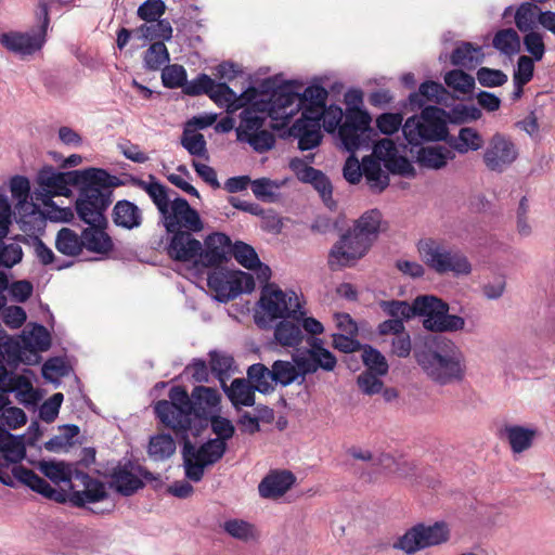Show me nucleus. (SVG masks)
Masks as SVG:
<instances>
[{"label": "nucleus", "mask_w": 555, "mask_h": 555, "mask_svg": "<svg viewBox=\"0 0 555 555\" xmlns=\"http://www.w3.org/2000/svg\"><path fill=\"white\" fill-rule=\"evenodd\" d=\"M227 450V443L222 440L210 439L198 449L194 446V453L207 465L218 462Z\"/></svg>", "instance_id": "5fc2aeb1"}, {"label": "nucleus", "mask_w": 555, "mask_h": 555, "mask_svg": "<svg viewBox=\"0 0 555 555\" xmlns=\"http://www.w3.org/2000/svg\"><path fill=\"white\" fill-rule=\"evenodd\" d=\"M107 496L105 485L78 469L69 486V502L77 507L103 501Z\"/></svg>", "instance_id": "6ab92c4d"}, {"label": "nucleus", "mask_w": 555, "mask_h": 555, "mask_svg": "<svg viewBox=\"0 0 555 555\" xmlns=\"http://www.w3.org/2000/svg\"><path fill=\"white\" fill-rule=\"evenodd\" d=\"M138 31L141 34V38L149 41H169L172 38L173 29L168 20L160 18L152 23L142 24Z\"/></svg>", "instance_id": "49530a36"}, {"label": "nucleus", "mask_w": 555, "mask_h": 555, "mask_svg": "<svg viewBox=\"0 0 555 555\" xmlns=\"http://www.w3.org/2000/svg\"><path fill=\"white\" fill-rule=\"evenodd\" d=\"M417 251L423 262L438 274L452 272L454 275H468L472 264L460 250L440 240L426 237L417 243Z\"/></svg>", "instance_id": "1a4fd4ad"}, {"label": "nucleus", "mask_w": 555, "mask_h": 555, "mask_svg": "<svg viewBox=\"0 0 555 555\" xmlns=\"http://www.w3.org/2000/svg\"><path fill=\"white\" fill-rule=\"evenodd\" d=\"M40 472L54 483H67L70 486L74 475L78 472L74 464L64 462H41Z\"/></svg>", "instance_id": "37998d69"}, {"label": "nucleus", "mask_w": 555, "mask_h": 555, "mask_svg": "<svg viewBox=\"0 0 555 555\" xmlns=\"http://www.w3.org/2000/svg\"><path fill=\"white\" fill-rule=\"evenodd\" d=\"M79 176L81 183L75 205L78 218L88 225L107 223L104 212L113 202L114 189L122 185V181L104 169L93 167Z\"/></svg>", "instance_id": "423d86ee"}, {"label": "nucleus", "mask_w": 555, "mask_h": 555, "mask_svg": "<svg viewBox=\"0 0 555 555\" xmlns=\"http://www.w3.org/2000/svg\"><path fill=\"white\" fill-rule=\"evenodd\" d=\"M15 222L24 233L14 236V241L30 244L31 236L43 232L46 218L37 204L15 205Z\"/></svg>", "instance_id": "b1692460"}, {"label": "nucleus", "mask_w": 555, "mask_h": 555, "mask_svg": "<svg viewBox=\"0 0 555 555\" xmlns=\"http://www.w3.org/2000/svg\"><path fill=\"white\" fill-rule=\"evenodd\" d=\"M184 439L182 456L185 476L194 482L202 480L206 463L199 460L194 453V444L188 439V434L181 435Z\"/></svg>", "instance_id": "c03bdc74"}, {"label": "nucleus", "mask_w": 555, "mask_h": 555, "mask_svg": "<svg viewBox=\"0 0 555 555\" xmlns=\"http://www.w3.org/2000/svg\"><path fill=\"white\" fill-rule=\"evenodd\" d=\"M85 169L60 172L51 166L42 168L37 176L39 189L34 192V197L44 206H51L52 197L69 196L72 193L69 185L79 186L81 183L79 175Z\"/></svg>", "instance_id": "2eb2a0df"}, {"label": "nucleus", "mask_w": 555, "mask_h": 555, "mask_svg": "<svg viewBox=\"0 0 555 555\" xmlns=\"http://www.w3.org/2000/svg\"><path fill=\"white\" fill-rule=\"evenodd\" d=\"M112 483L116 491L125 496L132 495L144 486L142 479L127 467H118L114 470Z\"/></svg>", "instance_id": "a18cd8bd"}, {"label": "nucleus", "mask_w": 555, "mask_h": 555, "mask_svg": "<svg viewBox=\"0 0 555 555\" xmlns=\"http://www.w3.org/2000/svg\"><path fill=\"white\" fill-rule=\"evenodd\" d=\"M273 337L279 346L297 349L304 341L305 335L299 324L284 319L275 325Z\"/></svg>", "instance_id": "4c0bfd02"}, {"label": "nucleus", "mask_w": 555, "mask_h": 555, "mask_svg": "<svg viewBox=\"0 0 555 555\" xmlns=\"http://www.w3.org/2000/svg\"><path fill=\"white\" fill-rule=\"evenodd\" d=\"M12 223V208L5 195L0 194V268L11 269L23 259L18 241L5 243Z\"/></svg>", "instance_id": "aec40b11"}, {"label": "nucleus", "mask_w": 555, "mask_h": 555, "mask_svg": "<svg viewBox=\"0 0 555 555\" xmlns=\"http://www.w3.org/2000/svg\"><path fill=\"white\" fill-rule=\"evenodd\" d=\"M214 79L206 74H199L195 79L186 81L183 92L186 95L196 96L201 94H209L214 87Z\"/></svg>", "instance_id": "774afa93"}, {"label": "nucleus", "mask_w": 555, "mask_h": 555, "mask_svg": "<svg viewBox=\"0 0 555 555\" xmlns=\"http://www.w3.org/2000/svg\"><path fill=\"white\" fill-rule=\"evenodd\" d=\"M112 220L116 227L133 230L141 227L143 212L134 203L120 199L113 207Z\"/></svg>", "instance_id": "c85d7f7f"}, {"label": "nucleus", "mask_w": 555, "mask_h": 555, "mask_svg": "<svg viewBox=\"0 0 555 555\" xmlns=\"http://www.w3.org/2000/svg\"><path fill=\"white\" fill-rule=\"evenodd\" d=\"M162 222L168 233L179 231L201 232L204 230V222L198 211L191 207L183 197H175L171 205L160 216Z\"/></svg>", "instance_id": "a211bd4d"}, {"label": "nucleus", "mask_w": 555, "mask_h": 555, "mask_svg": "<svg viewBox=\"0 0 555 555\" xmlns=\"http://www.w3.org/2000/svg\"><path fill=\"white\" fill-rule=\"evenodd\" d=\"M149 178L150 181L132 178V184L147 193L162 216L171 205L172 199H170V190L158 182L154 176L151 175Z\"/></svg>", "instance_id": "72a5a7b5"}, {"label": "nucleus", "mask_w": 555, "mask_h": 555, "mask_svg": "<svg viewBox=\"0 0 555 555\" xmlns=\"http://www.w3.org/2000/svg\"><path fill=\"white\" fill-rule=\"evenodd\" d=\"M444 82L449 88L462 94L470 93L475 87V78L462 69L448 72L444 76Z\"/></svg>", "instance_id": "6e6d98bb"}, {"label": "nucleus", "mask_w": 555, "mask_h": 555, "mask_svg": "<svg viewBox=\"0 0 555 555\" xmlns=\"http://www.w3.org/2000/svg\"><path fill=\"white\" fill-rule=\"evenodd\" d=\"M382 307L384 311L393 319H410L414 317L416 312L415 300L412 305L399 300L384 301Z\"/></svg>", "instance_id": "69168bd1"}, {"label": "nucleus", "mask_w": 555, "mask_h": 555, "mask_svg": "<svg viewBox=\"0 0 555 555\" xmlns=\"http://www.w3.org/2000/svg\"><path fill=\"white\" fill-rule=\"evenodd\" d=\"M446 142L454 153L457 152L459 154L478 151L483 145L481 134L470 127L461 128L456 137L448 135Z\"/></svg>", "instance_id": "f704fd0d"}, {"label": "nucleus", "mask_w": 555, "mask_h": 555, "mask_svg": "<svg viewBox=\"0 0 555 555\" xmlns=\"http://www.w3.org/2000/svg\"><path fill=\"white\" fill-rule=\"evenodd\" d=\"M370 114L359 107H347L345 119L338 128V137L346 151L353 153L361 147H367L374 130L371 127Z\"/></svg>", "instance_id": "4468645a"}, {"label": "nucleus", "mask_w": 555, "mask_h": 555, "mask_svg": "<svg viewBox=\"0 0 555 555\" xmlns=\"http://www.w3.org/2000/svg\"><path fill=\"white\" fill-rule=\"evenodd\" d=\"M378 209L363 212L331 247L327 264L331 270L353 267L371 249L379 233L386 228Z\"/></svg>", "instance_id": "20e7f679"}, {"label": "nucleus", "mask_w": 555, "mask_h": 555, "mask_svg": "<svg viewBox=\"0 0 555 555\" xmlns=\"http://www.w3.org/2000/svg\"><path fill=\"white\" fill-rule=\"evenodd\" d=\"M327 90L321 86L312 85L299 94L293 90V85L287 82L275 92L270 114L274 119H282L283 124L289 122L291 118L299 112L300 107L306 111L318 109V121L322 124L325 131L333 133L343 124L345 113L337 105L325 106Z\"/></svg>", "instance_id": "f03ea898"}, {"label": "nucleus", "mask_w": 555, "mask_h": 555, "mask_svg": "<svg viewBox=\"0 0 555 555\" xmlns=\"http://www.w3.org/2000/svg\"><path fill=\"white\" fill-rule=\"evenodd\" d=\"M231 254L235 260L246 269L253 270L259 264L257 253L250 245L244 242H235L231 246Z\"/></svg>", "instance_id": "13d9d810"}, {"label": "nucleus", "mask_w": 555, "mask_h": 555, "mask_svg": "<svg viewBox=\"0 0 555 555\" xmlns=\"http://www.w3.org/2000/svg\"><path fill=\"white\" fill-rule=\"evenodd\" d=\"M107 223H96L86 228L82 234V248L94 253L105 255L108 254L113 247L111 236L105 232Z\"/></svg>", "instance_id": "7c9ffc66"}, {"label": "nucleus", "mask_w": 555, "mask_h": 555, "mask_svg": "<svg viewBox=\"0 0 555 555\" xmlns=\"http://www.w3.org/2000/svg\"><path fill=\"white\" fill-rule=\"evenodd\" d=\"M165 11L166 4L163 0H146L138 8L137 14L139 18L152 23L160 20Z\"/></svg>", "instance_id": "680f3d73"}, {"label": "nucleus", "mask_w": 555, "mask_h": 555, "mask_svg": "<svg viewBox=\"0 0 555 555\" xmlns=\"http://www.w3.org/2000/svg\"><path fill=\"white\" fill-rule=\"evenodd\" d=\"M259 306L269 321L293 319L300 321L306 312L301 310L298 295L294 291H282L273 283H267L259 299Z\"/></svg>", "instance_id": "f8f14e48"}, {"label": "nucleus", "mask_w": 555, "mask_h": 555, "mask_svg": "<svg viewBox=\"0 0 555 555\" xmlns=\"http://www.w3.org/2000/svg\"><path fill=\"white\" fill-rule=\"evenodd\" d=\"M292 360L297 363L306 375L313 374L319 370L332 372L336 367L337 359L330 350H300L293 354Z\"/></svg>", "instance_id": "cd10ccee"}, {"label": "nucleus", "mask_w": 555, "mask_h": 555, "mask_svg": "<svg viewBox=\"0 0 555 555\" xmlns=\"http://www.w3.org/2000/svg\"><path fill=\"white\" fill-rule=\"evenodd\" d=\"M232 242L230 237L220 232L209 234L204 243H201V254L196 261V268L219 267L231 255Z\"/></svg>", "instance_id": "4be33fe9"}, {"label": "nucleus", "mask_w": 555, "mask_h": 555, "mask_svg": "<svg viewBox=\"0 0 555 555\" xmlns=\"http://www.w3.org/2000/svg\"><path fill=\"white\" fill-rule=\"evenodd\" d=\"M0 453L4 459V462L0 461L1 483L15 487L16 479L48 499L59 500L60 493L34 470L17 465L12 468L11 474L9 473V465L20 463L26 455L24 436H14L0 426Z\"/></svg>", "instance_id": "0eeeda50"}, {"label": "nucleus", "mask_w": 555, "mask_h": 555, "mask_svg": "<svg viewBox=\"0 0 555 555\" xmlns=\"http://www.w3.org/2000/svg\"><path fill=\"white\" fill-rule=\"evenodd\" d=\"M301 117L289 129L291 135L298 139V147L308 151L317 147L322 140L321 122L318 121V109L306 111L300 107Z\"/></svg>", "instance_id": "5701e85b"}, {"label": "nucleus", "mask_w": 555, "mask_h": 555, "mask_svg": "<svg viewBox=\"0 0 555 555\" xmlns=\"http://www.w3.org/2000/svg\"><path fill=\"white\" fill-rule=\"evenodd\" d=\"M234 271L215 269L207 278L208 287L215 292L216 299L221 302L234 299Z\"/></svg>", "instance_id": "473e14b6"}, {"label": "nucleus", "mask_w": 555, "mask_h": 555, "mask_svg": "<svg viewBox=\"0 0 555 555\" xmlns=\"http://www.w3.org/2000/svg\"><path fill=\"white\" fill-rule=\"evenodd\" d=\"M248 382L253 385L256 391L261 393H268L273 390L272 383L273 375L271 370H269L262 363H256L248 367L247 370Z\"/></svg>", "instance_id": "de8ad7c7"}, {"label": "nucleus", "mask_w": 555, "mask_h": 555, "mask_svg": "<svg viewBox=\"0 0 555 555\" xmlns=\"http://www.w3.org/2000/svg\"><path fill=\"white\" fill-rule=\"evenodd\" d=\"M22 362V347L18 340L7 337L0 343V390L3 393L15 392L21 403L35 402V391L31 384L30 370L16 374L14 370Z\"/></svg>", "instance_id": "6e6552de"}, {"label": "nucleus", "mask_w": 555, "mask_h": 555, "mask_svg": "<svg viewBox=\"0 0 555 555\" xmlns=\"http://www.w3.org/2000/svg\"><path fill=\"white\" fill-rule=\"evenodd\" d=\"M273 380L282 386H288L293 383L302 384L306 380V373L294 361L276 360L271 367Z\"/></svg>", "instance_id": "58836bf2"}, {"label": "nucleus", "mask_w": 555, "mask_h": 555, "mask_svg": "<svg viewBox=\"0 0 555 555\" xmlns=\"http://www.w3.org/2000/svg\"><path fill=\"white\" fill-rule=\"evenodd\" d=\"M169 400H159L154 405L157 418L177 435H185L195 421H207L219 411L221 395L215 388L196 386L191 395L181 387L173 386Z\"/></svg>", "instance_id": "f257e3e1"}, {"label": "nucleus", "mask_w": 555, "mask_h": 555, "mask_svg": "<svg viewBox=\"0 0 555 555\" xmlns=\"http://www.w3.org/2000/svg\"><path fill=\"white\" fill-rule=\"evenodd\" d=\"M258 95L256 88H249L240 95L236 94L225 82L214 81V87L208 96L219 106L225 107L228 113H234L253 102Z\"/></svg>", "instance_id": "a878e982"}, {"label": "nucleus", "mask_w": 555, "mask_h": 555, "mask_svg": "<svg viewBox=\"0 0 555 555\" xmlns=\"http://www.w3.org/2000/svg\"><path fill=\"white\" fill-rule=\"evenodd\" d=\"M415 315L423 317V326L435 333H453L465 330V319L449 313V305L434 295L415 298Z\"/></svg>", "instance_id": "9b49d317"}, {"label": "nucleus", "mask_w": 555, "mask_h": 555, "mask_svg": "<svg viewBox=\"0 0 555 555\" xmlns=\"http://www.w3.org/2000/svg\"><path fill=\"white\" fill-rule=\"evenodd\" d=\"M492 46L502 54L514 55L519 51L520 39L513 28L501 29L494 35Z\"/></svg>", "instance_id": "3c124183"}, {"label": "nucleus", "mask_w": 555, "mask_h": 555, "mask_svg": "<svg viewBox=\"0 0 555 555\" xmlns=\"http://www.w3.org/2000/svg\"><path fill=\"white\" fill-rule=\"evenodd\" d=\"M362 360L365 366H367L366 372H373L379 376L387 374L388 363L386 358L377 349L371 346H364Z\"/></svg>", "instance_id": "bf43d9fd"}, {"label": "nucleus", "mask_w": 555, "mask_h": 555, "mask_svg": "<svg viewBox=\"0 0 555 555\" xmlns=\"http://www.w3.org/2000/svg\"><path fill=\"white\" fill-rule=\"evenodd\" d=\"M251 191L254 195L263 202H272L276 196V191L281 183L269 178H259L251 181Z\"/></svg>", "instance_id": "052dcab7"}, {"label": "nucleus", "mask_w": 555, "mask_h": 555, "mask_svg": "<svg viewBox=\"0 0 555 555\" xmlns=\"http://www.w3.org/2000/svg\"><path fill=\"white\" fill-rule=\"evenodd\" d=\"M344 178L351 184L360 182L364 175L370 189L380 193L389 185V176L372 156H364L362 163L351 154L344 165Z\"/></svg>", "instance_id": "f3484780"}, {"label": "nucleus", "mask_w": 555, "mask_h": 555, "mask_svg": "<svg viewBox=\"0 0 555 555\" xmlns=\"http://www.w3.org/2000/svg\"><path fill=\"white\" fill-rule=\"evenodd\" d=\"M373 159L384 163L388 171L401 176H410L414 173V168L410 160L404 156L398 155V149L390 139H382L373 146L371 155Z\"/></svg>", "instance_id": "393cba45"}, {"label": "nucleus", "mask_w": 555, "mask_h": 555, "mask_svg": "<svg viewBox=\"0 0 555 555\" xmlns=\"http://www.w3.org/2000/svg\"><path fill=\"white\" fill-rule=\"evenodd\" d=\"M186 77V70L180 64H167L162 69V82L168 89H184Z\"/></svg>", "instance_id": "4d7b16f0"}, {"label": "nucleus", "mask_w": 555, "mask_h": 555, "mask_svg": "<svg viewBox=\"0 0 555 555\" xmlns=\"http://www.w3.org/2000/svg\"><path fill=\"white\" fill-rule=\"evenodd\" d=\"M485 53L482 48L472 42L463 41L457 44L451 54V63L454 66L474 69L483 62Z\"/></svg>", "instance_id": "c9c22d12"}, {"label": "nucleus", "mask_w": 555, "mask_h": 555, "mask_svg": "<svg viewBox=\"0 0 555 555\" xmlns=\"http://www.w3.org/2000/svg\"><path fill=\"white\" fill-rule=\"evenodd\" d=\"M518 157L515 143L501 133H495L490 139L483 153V163L491 171L502 172Z\"/></svg>", "instance_id": "412c9836"}, {"label": "nucleus", "mask_w": 555, "mask_h": 555, "mask_svg": "<svg viewBox=\"0 0 555 555\" xmlns=\"http://www.w3.org/2000/svg\"><path fill=\"white\" fill-rule=\"evenodd\" d=\"M503 433L514 453H521L531 448L537 436L535 429L520 425H506Z\"/></svg>", "instance_id": "ea45409f"}, {"label": "nucleus", "mask_w": 555, "mask_h": 555, "mask_svg": "<svg viewBox=\"0 0 555 555\" xmlns=\"http://www.w3.org/2000/svg\"><path fill=\"white\" fill-rule=\"evenodd\" d=\"M227 533H229L232 538L248 541L255 538L254 527L241 519H231L224 522L223 526Z\"/></svg>", "instance_id": "e2e57ef3"}, {"label": "nucleus", "mask_w": 555, "mask_h": 555, "mask_svg": "<svg viewBox=\"0 0 555 555\" xmlns=\"http://www.w3.org/2000/svg\"><path fill=\"white\" fill-rule=\"evenodd\" d=\"M539 8L532 2H522L515 12V24L521 33L533 31L539 16Z\"/></svg>", "instance_id": "603ef678"}, {"label": "nucleus", "mask_w": 555, "mask_h": 555, "mask_svg": "<svg viewBox=\"0 0 555 555\" xmlns=\"http://www.w3.org/2000/svg\"><path fill=\"white\" fill-rule=\"evenodd\" d=\"M446 89L441 83L435 81H425L420 88L418 92H414L409 96L411 108L421 109L425 105V99L440 103L446 94Z\"/></svg>", "instance_id": "79ce46f5"}, {"label": "nucleus", "mask_w": 555, "mask_h": 555, "mask_svg": "<svg viewBox=\"0 0 555 555\" xmlns=\"http://www.w3.org/2000/svg\"><path fill=\"white\" fill-rule=\"evenodd\" d=\"M455 158V153L443 145H431L421 147L417 153V163L428 169H441L447 166L449 160Z\"/></svg>", "instance_id": "2f4dec72"}, {"label": "nucleus", "mask_w": 555, "mask_h": 555, "mask_svg": "<svg viewBox=\"0 0 555 555\" xmlns=\"http://www.w3.org/2000/svg\"><path fill=\"white\" fill-rule=\"evenodd\" d=\"M414 358L424 374L439 386L459 383L465 377V356L449 338H438L416 347Z\"/></svg>", "instance_id": "39448f33"}, {"label": "nucleus", "mask_w": 555, "mask_h": 555, "mask_svg": "<svg viewBox=\"0 0 555 555\" xmlns=\"http://www.w3.org/2000/svg\"><path fill=\"white\" fill-rule=\"evenodd\" d=\"M169 61V51L163 41L153 42L144 52L143 63L144 67L149 70H159Z\"/></svg>", "instance_id": "8fccbe9b"}, {"label": "nucleus", "mask_w": 555, "mask_h": 555, "mask_svg": "<svg viewBox=\"0 0 555 555\" xmlns=\"http://www.w3.org/2000/svg\"><path fill=\"white\" fill-rule=\"evenodd\" d=\"M176 451V442L168 434L152 437L149 443V455L155 461L169 459Z\"/></svg>", "instance_id": "09e8293b"}, {"label": "nucleus", "mask_w": 555, "mask_h": 555, "mask_svg": "<svg viewBox=\"0 0 555 555\" xmlns=\"http://www.w3.org/2000/svg\"><path fill=\"white\" fill-rule=\"evenodd\" d=\"M450 538V529L443 521L433 525L417 524L406 530L393 543V548L408 555L446 543Z\"/></svg>", "instance_id": "ddd939ff"}, {"label": "nucleus", "mask_w": 555, "mask_h": 555, "mask_svg": "<svg viewBox=\"0 0 555 555\" xmlns=\"http://www.w3.org/2000/svg\"><path fill=\"white\" fill-rule=\"evenodd\" d=\"M193 233L189 231L170 233L171 238L167 245V254L171 259L193 262L196 267V261L201 254V242L193 236Z\"/></svg>", "instance_id": "bb28decb"}, {"label": "nucleus", "mask_w": 555, "mask_h": 555, "mask_svg": "<svg viewBox=\"0 0 555 555\" xmlns=\"http://www.w3.org/2000/svg\"><path fill=\"white\" fill-rule=\"evenodd\" d=\"M295 482L291 472H274L266 476L258 486L259 493L266 499H275L286 493Z\"/></svg>", "instance_id": "c756f323"}, {"label": "nucleus", "mask_w": 555, "mask_h": 555, "mask_svg": "<svg viewBox=\"0 0 555 555\" xmlns=\"http://www.w3.org/2000/svg\"><path fill=\"white\" fill-rule=\"evenodd\" d=\"M304 177L305 182L312 184L313 188L320 193L325 205L332 207V205L334 204L332 199L333 190L328 178L318 169L307 170Z\"/></svg>", "instance_id": "864d4df0"}, {"label": "nucleus", "mask_w": 555, "mask_h": 555, "mask_svg": "<svg viewBox=\"0 0 555 555\" xmlns=\"http://www.w3.org/2000/svg\"><path fill=\"white\" fill-rule=\"evenodd\" d=\"M82 243V234L66 227L59 230L54 242L56 250L67 257L79 256L83 250Z\"/></svg>", "instance_id": "a19ab883"}, {"label": "nucleus", "mask_w": 555, "mask_h": 555, "mask_svg": "<svg viewBox=\"0 0 555 555\" xmlns=\"http://www.w3.org/2000/svg\"><path fill=\"white\" fill-rule=\"evenodd\" d=\"M223 390L232 405L240 410L241 406H253L255 404V388L253 384L244 378H235L230 387L222 385Z\"/></svg>", "instance_id": "e433bc0d"}, {"label": "nucleus", "mask_w": 555, "mask_h": 555, "mask_svg": "<svg viewBox=\"0 0 555 555\" xmlns=\"http://www.w3.org/2000/svg\"><path fill=\"white\" fill-rule=\"evenodd\" d=\"M36 16L40 22L38 31L36 33H10L3 34L0 42L10 51L28 55L39 50L46 41V34L50 23L49 10L46 2L40 1Z\"/></svg>", "instance_id": "dca6fc26"}, {"label": "nucleus", "mask_w": 555, "mask_h": 555, "mask_svg": "<svg viewBox=\"0 0 555 555\" xmlns=\"http://www.w3.org/2000/svg\"><path fill=\"white\" fill-rule=\"evenodd\" d=\"M283 85L279 83V77H270L261 81L259 85L261 99H255L243 107L240 113V125L235 128L236 139L240 142L248 143L254 151L264 153L271 150L275 144L274 134L264 129L266 117L274 118L270 114V107L273 103V95ZM258 98V95L256 96ZM275 128L284 127L288 122L283 124L282 119H275Z\"/></svg>", "instance_id": "7ed1b4c3"}, {"label": "nucleus", "mask_w": 555, "mask_h": 555, "mask_svg": "<svg viewBox=\"0 0 555 555\" xmlns=\"http://www.w3.org/2000/svg\"><path fill=\"white\" fill-rule=\"evenodd\" d=\"M477 80L487 88L501 87L507 81V75L500 69L480 67L477 70Z\"/></svg>", "instance_id": "338daca9"}, {"label": "nucleus", "mask_w": 555, "mask_h": 555, "mask_svg": "<svg viewBox=\"0 0 555 555\" xmlns=\"http://www.w3.org/2000/svg\"><path fill=\"white\" fill-rule=\"evenodd\" d=\"M10 190L12 197L17 201L16 205L34 204L29 201L30 183L29 180L23 176H15L11 179Z\"/></svg>", "instance_id": "0e129e2a"}, {"label": "nucleus", "mask_w": 555, "mask_h": 555, "mask_svg": "<svg viewBox=\"0 0 555 555\" xmlns=\"http://www.w3.org/2000/svg\"><path fill=\"white\" fill-rule=\"evenodd\" d=\"M402 132L412 145H420L424 141H446L449 134L446 111L426 106L420 116L414 115L405 120Z\"/></svg>", "instance_id": "9d476101"}]
</instances>
